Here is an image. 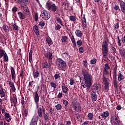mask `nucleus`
Listing matches in <instances>:
<instances>
[{
    "label": "nucleus",
    "mask_w": 125,
    "mask_h": 125,
    "mask_svg": "<svg viewBox=\"0 0 125 125\" xmlns=\"http://www.w3.org/2000/svg\"><path fill=\"white\" fill-rule=\"evenodd\" d=\"M82 75L84 77V83H81V85L83 88H90L91 86V83L92 82V78L91 74L86 69H82Z\"/></svg>",
    "instance_id": "1"
},
{
    "label": "nucleus",
    "mask_w": 125,
    "mask_h": 125,
    "mask_svg": "<svg viewBox=\"0 0 125 125\" xmlns=\"http://www.w3.org/2000/svg\"><path fill=\"white\" fill-rule=\"evenodd\" d=\"M16 3L17 4H21V6L22 8H24V11L26 13V14H30V11H29V8L27 6V4H29L30 1L29 0H15Z\"/></svg>",
    "instance_id": "2"
},
{
    "label": "nucleus",
    "mask_w": 125,
    "mask_h": 125,
    "mask_svg": "<svg viewBox=\"0 0 125 125\" xmlns=\"http://www.w3.org/2000/svg\"><path fill=\"white\" fill-rule=\"evenodd\" d=\"M102 53L104 58H107L108 52H109V47L107 41H104L102 45Z\"/></svg>",
    "instance_id": "3"
},
{
    "label": "nucleus",
    "mask_w": 125,
    "mask_h": 125,
    "mask_svg": "<svg viewBox=\"0 0 125 125\" xmlns=\"http://www.w3.org/2000/svg\"><path fill=\"white\" fill-rule=\"evenodd\" d=\"M118 68V66L115 65L113 68V71L112 72L113 74V85L114 86V88H118V81L117 80V69Z\"/></svg>",
    "instance_id": "4"
},
{
    "label": "nucleus",
    "mask_w": 125,
    "mask_h": 125,
    "mask_svg": "<svg viewBox=\"0 0 125 125\" xmlns=\"http://www.w3.org/2000/svg\"><path fill=\"white\" fill-rule=\"evenodd\" d=\"M57 66L60 69H65L67 66V64L66 63V62L62 59L58 58L57 59Z\"/></svg>",
    "instance_id": "5"
},
{
    "label": "nucleus",
    "mask_w": 125,
    "mask_h": 125,
    "mask_svg": "<svg viewBox=\"0 0 125 125\" xmlns=\"http://www.w3.org/2000/svg\"><path fill=\"white\" fill-rule=\"evenodd\" d=\"M71 107L74 111L77 112V113H80L82 111V106H81V104L80 103L74 102L71 104Z\"/></svg>",
    "instance_id": "6"
},
{
    "label": "nucleus",
    "mask_w": 125,
    "mask_h": 125,
    "mask_svg": "<svg viewBox=\"0 0 125 125\" xmlns=\"http://www.w3.org/2000/svg\"><path fill=\"white\" fill-rule=\"evenodd\" d=\"M45 107L43 105L40 107L37 110V114L38 115L36 117L37 119H40V118H42V114H44L45 112Z\"/></svg>",
    "instance_id": "7"
},
{
    "label": "nucleus",
    "mask_w": 125,
    "mask_h": 125,
    "mask_svg": "<svg viewBox=\"0 0 125 125\" xmlns=\"http://www.w3.org/2000/svg\"><path fill=\"white\" fill-rule=\"evenodd\" d=\"M110 123L113 125H120L121 120L116 115H112L110 117Z\"/></svg>",
    "instance_id": "8"
},
{
    "label": "nucleus",
    "mask_w": 125,
    "mask_h": 125,
    "mask_svg": "<svg viewBox=\"0 0 125 125\" xmlns=\"http://www.w3.org/2000/svg\"><path fill=\"white\" fill-rule=\"evenodd\" d=\"M46 7L47 9L52 12H55L57 10V6L55 5V4H52L48 2L46 3Z\"/></svg>",
    "instance_id": "9"
},
{
    "label": "nucleus",
    "mask_w": 125,
    "mask_h": 125,
    "mask_svg": "<svg viewBox=\"0 0 125 125\" xmlns=\"http://www.w3.org/2000/svg\"><path fill=\"white\" fill-rule=\"evenodd\" d=\"M2 114H4L5 120L6 122L8 123H10L12 118L10 116V114L9 113H7L5 112V110L4 108L2 109Z\"/></svg>",
    "instance_id": "10"
},
{
    "label": "nucleus",
    "mask_w": 125,
    "mask_h": 125,
    "mask_svg": "<svg viewBox=\"0 0 125 125\" xmlns=\"http://www.w3.org/2000/svg\"><path fill=\"white\" fill-rule=\"evenodd\" d=\"M42 15L43 19L44 20H48L50 18V14L46 10H43L42 11Z\"/></svg>",
    "instance_id": "11"
},
{
    "label": "nucleus",
    "mask_w": 125,
    "mask_h": 125,
    "mask_svg": "<svg viewBox=\"0 0 125 125\" xmlns=\"http://www.w3.org/2000/svg\"><path fill=\"white\" fill-rule=\"evenodd\" d=\"M100 84L99 83H94L92 87V92H98V91H99V88H100Z\"/></svg>",
    "instance_id": "12"
},
{
    "label": "nucleus",
    "mask_w": 125,
    "mask_h": 125,
    "mask_svg": "<svg viewBox=\"0 0 125 125\" xmlns=\"http://www.w3.org/2000/svg\"><path fill=\"white\" fill-rule=\"evenodd\" d=\"M103 81L104 83V88L105 90H109V82L108 79L106 78V77H104L103 78Z\"/></svg>",
    "instance_id": "13"
},
{
    "label": "nucleus",
    "mask_w": 125,
    "mask_h": 125,
    "mask_svg": "<svg viewBox=\"0 0 125 125\" xmlns=\"http://www.w3.org/2000/svg\"><path fill=\"white\" fill-rule=\"evenodd\" d=\"M82 27L83 29H86L87 25L86 24V18H85V15H83V17L82 18Z\"/></svg>",
    "instance_id": "14"
},
{
    "label": "nucleus",
    "mask_w": 125,
    "mask_h": 125,
    "mask_svg": "<svg viewBox=\"0 0 125 125\" xmlns=\"http://www.w3.org/2000/svg\"><path fill=\"white\" fill-rule=\"evenodd\" d=\"M109 115H110V113H109V111L108 110H106V111L103 112L102 113H101L100 114V116H101L104 120H106L107 118H108Z\"/></svg>",
    "instance_id": "15"
},
{
    "label": "nucleus",
    "mask_w": 125,
    "mask_h": 125,
    "mask_svg": "<svg viewBox=\"0 0 125 125\" xmlns=\"http://www.w3.org/2000/svg\"><path fill=\"white\" fill-rule=\"evenodd\" d=\"M34 102H35L36 104H37V108H39V106L38 105V103H39V100H40V97L39 96V94L38 92H36L34 96Z\"/></svg>",
    "instance_id": "16"
},
{
    "label": "nucleus",
    "mask_w": 125,
    "mask_h": 125,
    "mask_svg": "<svg viewBox=\"0 0 125 125\" xmlns=\"http://www.w3.org/2000/svg\"><path fill=\"white\" fill-rule=\"evenodd\" d=\"M38 120H39V119L36 117V116H34L32 118L29 125H37V124L38 123Z\"/></svg>",
    "instance_id": "17"
},
{
    "label": "nucleus",
    "mask_w": 125,
    "mask_h": 125,
    "mask_svg": "<svg viewBox=\"0 0 125 125\" xmlns=\"http://www.w3.org/2000/svg\"><path fill=\"white\" fill-rule=\"evenodd\" d=\"M45 57L49 60V61H51L52 60V58H53L52 53H50V52H47L45 54Z\"/></svg>",
    "instance_id": "18"
},
{
    "label": "nucleus",
    "mask_w": 125,
    "mask_h": 125,
    "mask_svg": "<svg viewBox=\"0 0 125 125\" xmlns=\"http://www.w3.org/2000/svg\"><path fill=\"white\" fill-rule=\"evenodd\" d=\"M18 15L20 19H26V14L22 13V12H18Z\"/></svg>",
    "instance_id": "19"
},
{
    "label": "nucleus",
    "mask_w": 125,
    "mask_h": 125,
    "mask_svg": "<svg viewBox=\"0 0 125 125\" xmlns=\"http://www.w3.org/2000/svg\"><path fill=\"white\" fill-rule=\"evenodd\" d=\"M9 85L10 86V87H11V89H12L13 92H15L16 89L15 88V86H14V83L13 82L11 81H10L9 83Z\"/></svg>",
    "instance_id": "20"
},
{
    "label": "nucleus",
    "mask_w": 125,
    "mask_h": 125,
    "mask_svg": "<svg viewBox=\"0 0 125 125\" xmlns=\"http://www.w3.org/2000/svg\"><path fill=\"white\" fill-rule=\"evenodd\" d=\"M91 97L92 101H96L97 100V95H96V93L95 92H92Z\"/></svg>",
    "instance_id": "21"
},
{
    "label": "nucleus",
    "mask_w": 125,
    "mask_h": 125,
    "mask_svg": "<svg viewBox=\"0 0 125 125\" xmlns=\"http://www.w3.org/2000/svg\"><path fill=\"white\" fill-rule=\"evenodd\" d=\"M33 29L36 36H39V35H40V32H39V28L38 27V26L34 25L33 27Z\"/></svg>",
    "instance_id": "22"
},
{
    "label": "nucleus",
    "mask_w": 125,
    "mask_h": 125,
    "mask_svg": "<svg viewBox=\"0 0 125 125\" xmlns=\"http://www.w3.org/2000/svg\"><path fill=\"white\" fill-rule=\"evenodd\" d=\"M117 79L118 82H121V81L124 80V76L123 75V74L121 73V71H119L118 73Z\"/></svg>",
    "instance_id": "23"
},
{
    "label": "nucleus",
    "mask_w": 125,
    "mask_h": 125,
    "mask_svg": "<svg viewBox=\"0 0 125 125\" xmlns=\"http://www.w3.org/2000/svg\"><path fill=\"white\" fill-rule=\"evenodd\" d=\"M11 74L12 75V80H14L15 79V70L12 67H11Z\"/></svg>",
    "instance_id": "24"
},
{
    "label": "nucleus",
    "mask_w": 125,
    "mask_h": 125,
    "mask_svg": "<svg viewBox=\"0 0 125 125\" xmlns=\"http://www.w3.org/2000/svg\"><path fill=\"white\" fill-rule=\"evenodd\" d=\"M70 39L72 42L73 47L75 48V47H77V45L76 44V40H75V37H74V36H70Z\"/></svg>",
    "instance_id": "25"
},
{
    "label": "nucleus",
    "mask_w": 125,
    "mask_h": 125,
    "mask_svg": "<svg viewBox=\"0 0 125 125\" xmlns=\"http://www.w3.org/2000/svg\"><path fill=\"white\" fill-rule=\"evenodd\" d=\"M56 20L58 24H60L61 26H62L63 27H64V25L63 24V23L62 22V20H61L60 18L56 17Z\"/></svg>",
    "instance_id": "26"
},
{
    "label": "nucleus",
    "mask_w": 125,
    "mask_h": 125,
    "mask_svg": "<svg viewBox=\"0 0 125 125\" xmlns=\"http://www.w3.org/2000/svg\"><path fill=\"white\" fill-rule=\"evenodd\" d=\"M62 57L65 60H67L70 57V55L68 52H66L62 53Z\"/></svg>",
    "instance_id": "27"
},
{
    "label": "nucleus",
    "mask_w": 125,
    "mask_h": 125,
    "mask_svg": "<svg viewBox=\"0 0 125 125\" xmlns=\"http://www.w3.org/2000/svg\"><path fill=\"white\" fill-rule=\"evenodd\" d=\"M75 35L77 37L80 38H81V37H83V33H82L79 30H76L75 31Z\"/></svg>",
    "instance_id": "28"
},
{
    "label": "nucleus",
    "mask_w": 125,
    "mask_h": 125,
    "mask_svg": "<svg viewBox=\"0 0 125 125\" xmlns=\"http://www.w3.org/2000/svg\"><path fill=\"white\" fill-rule=\"evenodd\" d=\"M68 87H66V85L63 84L62 85V91L63 92V93H67L68 92Z\"/></svg>",
    "instance_id": "29"
},
{
    "label": "nucleus",
    "mask_w": 125,
    "mask_h": 125,
    "mask_svg": "<svg viewBox=\"0 0 125 125\" xmlns=\"http://www.w3.org/2000/svg\"><path fill=\"white\" fill-rule=\"evenodd\" d=\"M119 52L122 57H125V49H120L119 50Z\"/></svg>",
    "instance_id": "30"
},
{
    "label": "nucleus",
    "mask_w": 125,
    "mask_h": 125,
    "mask_svg": "<svg viewBox=\"0 0 125 125\" xmlns=\"http://www.w3.org/2000/svg\"><path fill=\"white\" fill-rule=\"evenodd\" d=\"M2 28L6 33H9V27L6 25H4Z\"/></svg>",
    "instance_id": "31"
},
{
    "label": "nucleus",
    "mask_w": 125,
    "mask_h": 125,
    "mask_svg": "<svg viewBox=\"0 0 125 125\" xmlns=\"http://www.w3.org/2000/svg\"><path fill=\"white\" fill-rule=\"evenodd\" d=\"M93 113L90 112L87 115V118H88V120L90 121H91L93 120Z\"/></svg>",
    "instance_id": "32"
},
{
    "label": "nucleus",
    "mask_w": 125,
    "mask_h": 125,
    "mask_svg": "<svg viewBox=\"0 0 125 125\" xmlns=\"http://www.w3.org/2000/svg\"><path fill=\"white\" fill-rule=\"evenodd\" d=\"M42 68L43 69H48V68H49V65L47 62H44L42 65Z\"/></svg>",
    "instance_id": "33"
},
{
    "label": "nucleus",
    "mask_w": 125,
    "mask_h": 125,
    "mask_svg": "<svg viewBox=\"0 0 125 125\" xmlns=\"http://www.w3.org/2000/svg\"><path fill=\"white\" fill-rule=\"evenodd\" d=\"M41 83H42V85H41V86L42 85L43 86V89L44 91H45V90H46V86L43 84V77H42V76L41 78Z\"/></svg>",
    "instance_id": "34"
},
{
    "label": "nucleus",
    "mask_w": 125,
    "mask_h": 125,
    "mask_svg": "<svg viewBox=\"0 0 125 125\" xmlns=\"http://www.w3.org/2000/svg\"><path fill=\"white\" fill-rule=\"evenodd\" d=\"M46 42L47 43H48V44H49L50 45H51V44L53 43L51 38H50V37L46 39Z\"/></svg>",
    "instance_id": "35"
},
{
    "label": "nucleus",
    "mask_w": 125,
    "mask_h": 125,
    "mask_svg": "<svg viewBox=\"0 0 125 125\" xmlns=\"http://www.w3.org/2000/svg\"><path fill=\"white\" fill-rule=\"evenodd\" d=\"M0 97L1 98L2 97H5V93H4V91H3V88H1V89L0 90Z\"/></svg>",
    "instance_id": "36"
},
{
    "label": "nucleus",
    "mask_w": 125,
    "mask_h": 125,
    "mask_svg": "<svg viewBox=\"0 0 125 125\" xmlns=\"http://www.w3.org/2000/svg\"><path fill=\"white\" fill-rule=\"evenodd\" d=\"M3 59L5 62H8V56L6 53H5L3 55Z\"/></svg>",
    "instance_id": "37"
},
{
    "label": "nucleus",
    "mask_w": 125,
    "mask_h": 125,
    "mask_svg": "<svg viewBox=\"0 0 125 125\" xmlns=\"http://www.w3.org/2000/svg\"><path fill=\"white\" fill-rule=\"evenodd\" d=\"M5 53V51L3 49H0V59L3 57L4 54Z\"/></svg>",
    "instance_id": "38"
},
{
    "label": "nucleus",
    "mask_w": 125,
    "mask_h": 125,
    "mask_svg": "<svg viewBox=\"0 0 125 125\" xmlns=\"http://www.w3.org/2000/svg\"><path fill=\"white\" fill-rule=\"evenodd\" d=\"M33 55V51H32V50H31L29 52V62H32V56Z\"/></svg>",
    "instance_id": "39"
},
{
    "label": "nucleus",
    "mask_w": 125,
    "mask_h": 125,
    "mask_svg": "<svg viewBox=\"0 0 125 125\" xmlns=\"http://www.w3.org/2000/svg\"><path fill=\"white\" fill-rule=\"evenodd\" d=\"M35 84V81L33 80L30 81L29 82V84H28V87H30V88H31V87H33V85Z\"/></svg>",
    "instance_id": "40"
},
{
    "label": "nucleus",
    "mask_w": 125,
    "mask_h": 125,
    "mask_svg": "<svg viewBox=\"0 0 125 125\" xmlns=\"http://www.w3.org/2000/svg\"><path fill=\"white\" fill-rule=\"evenodd\" d=\"M50 84V86L53 87L54 89H55V88H56L57 87L56 83L54 82H51Z\"/></svg>",
    "instance_id": "41"
},
{
    "label": "nucleus",
    "mask_w": 125,
    "mask_h": 125,
    "mask_svg": "<svg viewBox=\"0 0 125 125\" xmlns=\"http://www.w3.org/2000/svg\"><path fill=\"white\" fill-rule=\"evenodd\" d=\"M43 117L45 121H47L49 119V115L45 112L43 114Z\"/></svg>",
    "instance_id": "42"
},
{
    "label": "nucleus",
    "mask_w": 125,
    "mask_h": 125,
    "mask_svg": "<svg viewBox=\"0 0 125 125\" xmlns=\"http://www.w3.org/2000/svg\"><path fill=\"white\" fill-rule=\"evenodd\" d=\"M55 107L57 111H59L62 109V105H61L60 104H57Z\"/></svg>",
    "instance_id": "43"
},
{
    "label": "nucleus",
    "mask_w": 125,
    "mask_h": 125,
    "mask_svg": "<svg viewBox=\"0 0 125 125\" xmlns=\"http://www.w3.org/2000/svg\"><path fill=\"white\" fill-rule=\"evenodd\" d=\"M40 75V73H39V71H34L33 72V77L35 78H37L39 77V75Z\"/></svg>",
    "instance_id": "44"
},
{
    "label": "nucleus",
    "mask_w": 125,
    "mask_h": 125,
    "mask_svg": "<svg viewBox=\"0 0 125 125\" xmlns=\"http://www.w3.org/2000/svg\"><path fill=\"white\" fill-rule=\"evenodd\" d=\"M96 62H97V59H93L90 61V64L91 65H95V64H96Z\"/></svg>",
    "instance_id": "45"
},
{
    "label": "nucleus",
    "mask_w": 125,
    "mask_h": 125,
    "mask_svg": "<svg viewBox=\"0 0 125 125\" xmlns=\"http://www.w3.org/2000/svg\"><path fill=\"white\" fill-rule=\"evenodd\" d=\"M113 9L115 10V11H118V10H119V11H121V10L120 9V7L119 6V5L116 4H115L113 7Z\"/></svg>",
    "instance_id": "46"
},
{
    "label": "nucleus",
    "mask_w": 125,
    "mask_h": 125,
    "mask_svg": "<svg viewBox=\"0 0 125 125\" xmlns=\"http://www.w3.org/2000/svg\"><path fill=\"white\" fill-rule=\"evenodd\" d=\"M69 19L71 21H72V22H75V21H76V17L73 15L70 16L69 17Z\"/></svg>",
    "instance_id": "47"
},
{
    "label": "nucleus",
    "mask_w": 125,
    "mask_h": 125,
    "mask_svg": "<svg viewBox=\"0 0 125 125\" xmlns=\"http://www.w3.org/2000/svg\"><path fill=\"white\" fill-rule=\"evenodd\" d=\"M12 101L14 105L17 104V98L16 97V96H14Z\"/></svg>",
    "instance_id": "48"
},
{
    "label": "nucleus",
    "mask_w": 125,
    "mask_h": 125,
    "mask_svg": "<svg viewBox=\"0 0 125 125\" xmlns=\"http://www.w3.org/2000/svg\"><path fill=\"white\" fill-rule=\"evenodd\" d=\"M60 74H56L54 75V78L55 80H59L61 78Z\"/></svg>",
    "instance_id": "49"
},
{
    "label": "nucleus",
    "mask_w": 125,
    "mask_h": 125,
    "mask_svg": "<svg viewBox=\"0 0 125 125\" xmlns=\"http://www.w3.org/2000/svg\"><path fill=\"white\" fill-rule=\"evenodd\" d=\"M67 39H68V37L66 36H62V42H65L66 41H67Z\"/></svg>",
    "instance_id": "50"
},
{
    "label": "nucleus",
    "mask_w": 125,
    "mask_h": 125,
    "mask_svg": "<svg viewBox=\"0 0 125 125\" xmlns=\"http://www.w3.org/2000/svg\"><path fill=\"white\" fill-rule=\"evenodd\" d=\"M12 27L14 31H17L18 30V26L15 23L12 25Z\"/></svg>",
    "instance_id": "51"
},
{
    "label": "nucleus",
    "mask_w": 125,
    "mask_h": 125,
    "mask_svg": "<svg viewBox=\"0 0 125 125\" xmlns=\"http://www.w3.org/2000/svg\"><path fill=\"white\" fill-rule=\"evenodd\" d=\"M117 44L119 46H121L122 45V43H121V39H120V37L117 36Z\"/></svg>",
    "instance_id": "52"
},
{
    "label": "nucleus",
    "mask_w": 125,
    "mask_h": 125,
    "mask_svg": "<svg viewBox=\"0 0 125 125\" xmlns=\"http://www.w3.org/2000/svg\"><path fill=\"white\" fill-rule=\"evenodd\" d=\"M63 103L64 105L65 106V107H67V106L69 105V102H68V101H67L66 100L64 99L63 100Z\"/></svg>",
    "instance_id": "53"
},
{
    "label": "nucleus",
    "mask_w": 125,
    "mask_h": 125,
    "mask_svg": "<svg viewBox=\"0 0 125 125\" xmlns=\"http://www.w3.org/2000/svg\"><path fill=\"white\" fill-rule=\"evenodd\" d=\"M39 26L40 27H44L45 26V23L43 21L39 22Z\"/></svg>",
    "instance_id": "54"
},
{
    "label": "nucleus",
    "mask_w": 125,
    "mask_h": 125,
    "mask_svg": "<svg viewBox=\"0 0 125 125\" xmlns=\"http://www.w3.org/2000/svg\"><path fill=\"white\" fill-rule=\"evenodd\" d=\"M77 45H79V46H81V45L83 44V42H82V40H79L77 42Z\"/></svg>",
    "instance_id": "55"
},
{
    "label": "nucleus",
    "mask_w": 125,
    "mask_h": 125,
    "mask_svg": "<svg viewBox=\"0 0 125 125\" xmlns=\"http://www.w3.org/2000/svg\"><path fill=\"white\" fill-rule=\"evenodd\" d=\"M79 50L80 53H83V52H84V48L83 47H80Z\"/></svg>",
    "instance_id": "56"
},
{
    "label": "nucleus",
    "mask_w": 125,
    "mask_h": 125,
    "mask_svg": "<svg viewBox=\"0 0 125 125\" xmlns=\"http://www.w3.org/2000/svg\"><path fill=\"white\" fill-rule=\"evenodd\" d=\"M21 72L20 74V76H21L22 79L24 78V69H21Z\"/></svg>",
    "instance_id": "57"
},
{
    "label": "nucleus",
    "mask_w": 125,
    "mask_h": 125,
    "mask_svg": "<svg viewBox=\"0 0 125 125\" xmlns=\"http://www.w3.org/2000/svg\"><path fill=\"white\" fill-rule=\"evenodd\" d=\"M104 70H110V66L109 65V63H107L105 64Z\"/></svg>",
    "instance_id": "58"
},
{
    "label": "nucleus",
    "mask_w": 125,
    "mask_h": 125,
    "mask_svg": "<svg viewBox=\"0 0 125 125\" xmlns=\"http://www.w3.org/2000/svg\"><path fill=\"white\" fill-rule=\"evenodd\" d=\"M74 83H75V81H74L73 78H71L70 80V85H74Z\"/></svg>",
    "instance_id": "59"
},
{
    "label": "nucleus",
    "mask_w": 125,
    "mask_h": 125,
    "mask_svg": "<svg viewBox=\"0 0 125 125\" xmlns=\"http://www.w3.org/2000/svg\"><path fill=\"white\" fill-rule=\"evenodd\" d=\"M21 103L22 106H24V104H25V100H24V97H22L21 99Z\"/></svg>",
    "instance_id": "60"
},
{
    "label": "nucleus",
    "mask_w": 125,
    "mask_h": 125,
    "mask_svg": "<svg viewBox=\"0 0 125 125\" xmlns=\"http://www.w3.org/2000/svg\"><path fill=\"white\" fill-rule=\"evenodd\" d=\"M17 10H18V8H17L16 7H14L12 9V11L13 12V13H15V12H16L17 11Z\"/></svg>",
    "instance_id": "61"
},
{
    "label": "nucleus",
    "mask_w": 125,
    "mask_h": 125,
    "mask_svg": "<svg viewBox=\"0 0 125 125\" xmlns=\"http://www.w3.org/2000/svg\"><path fill=\"white\" fill-rule=\"evenodd\" d=\"M83 65L84 67H87V61H86V60L83 61Z\"/></svg>",
    "instance_id": "62"
},
{
    "label": "nucleus",
    "mask_w": 125,
    "mask_h": 125,
    "mask_svg": "<svg viewBox=\"0 0 125 125\" xmlns=\"http://www.w3.org/2000/svg\"><path fill=\"white\" fill-rule=\"evenodd\" d=\"M23 114L25 117H27L28 116V110L25 109L23 112Z\"/></svg>",
    "instance_id": "63"
},
{
    "label": "nucleus",
    "mask_w": 125,
    "mask_h": 125,
    "mask_svg": "<svg viewBox=\"0 0 125 125\" xmlns=\"http://www.w3.org/2000/svg\"><path fill=\"white\" fill-rule=\"evenodd\" d=\"M58 98H61L62 97H63V93L62 92H59L58 95H57Z\"/></svg>",
    "instance_id": "64"
}]
</instances>
